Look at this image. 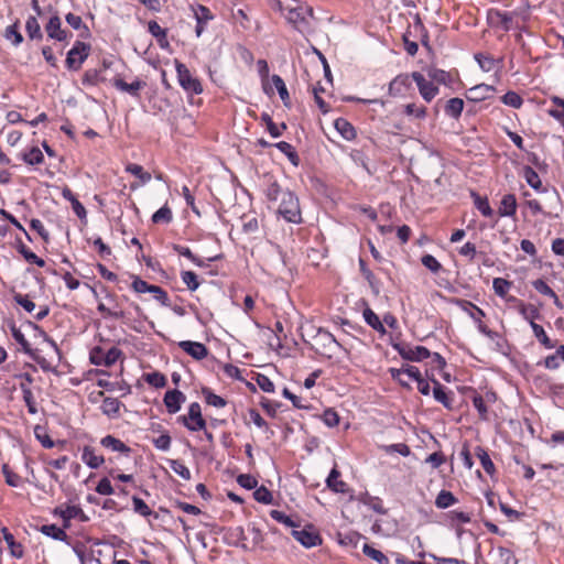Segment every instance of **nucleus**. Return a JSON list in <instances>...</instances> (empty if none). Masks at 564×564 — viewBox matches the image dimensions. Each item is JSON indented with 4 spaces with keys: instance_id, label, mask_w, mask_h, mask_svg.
<instances>
[{
    "instance_id": "nucleus-1",
    "label": "nucleus",
    "mask_w": 564,
    "mask_h": 564,
    "mask_svg": "<svg viewBox=\"0 0 564 564\" xmlns=\"http://www.w3.org/2000/svg\"><path fill=\"white\" fill-rule=\"evenodd\" d=\"M267 199L276 206V212L286 221L300 224L302 214L297 196L289 188H283L275 181L271 182L265 189Z\"/></svg>"
},
{
    "instance_id": "nucleus-2",
    "label": "nucleus",
    "mask_w": 564,
    "mask_h": 564,
    "mask_svg": "<svg viewBox=\"0 0 564 564\" xmlns=\"http://www.w3.org/2000/svg\"><path fill=\"white\" fill-rule=\"evenodd\" d=\"M311 329L314 334L311 335L307 333V335L311 336L312 348L321 356L330 359L337 355L339 349H341V345L328 330L322 327L315 328L314 326H312Z\"/></svg>"
},
{
    "instance_id": "nucleus-3",
    "label": "nucleus",
    "mask_w": 564,
    "mask_h": 564,
    "mask_svg": "<svg viewBox=\"0 0 564 564\" xmlns=\"http://www.w3.org/2000/svg\"><path fill=\"white\" fill-rule=\"evenodd\" d=\"M285 18L296 30L301 33H305L310 30V19L313 18V9L308 6L290 8L288 9Z\"/></svg>"
},
{
    "instance_id": "nucleus-4",
    "label": "nucleus",
    "mask_w": 564,
    "mask_h": 564,
    "mask_svg": "<svg viewBox=\"0 0 564 564\" xmlns=\"http://www.w3.org/2000/svg\"><path fill=\"white\" fill-rule=\"evenodd\" d=\"M392 347L403 359L410 361H422L431 356L430 350L423 346H412L406 343H392Z\"/></svg>"
},
{
    "instance_id": "nucleus-5",
    "label": "nucleus",
    "mask_w": 564,
    "mask_h": 564,
    "mask_svg": "<svg viewBox=\"0 0 564 564\" xmlns=\"http://www.w3.org/2000/svg\"><path fill=\"white\" fill-rule=\"evenodd\" d=\"M176 72L178 83L184 90L192 94H200L203 91L200 82L196 77L192 76L191 72L184 64L177 62Z\"/></svg>"
},
{
    "instance_id": "nucleus-6",
    "label": "nucleus",
    "mask_w": 564,
    "mask_h": 564,
    "mask_svg": "<svg viewBox=\"0 0 564 564\" xmlns=\"http://www.w3.org/2000/svg\"><path fill=\"white\" fill-rule=\"evenodd\" d=\"M90 46L84 42L77 41L73 48L67 53L66 65L69 69L77 70L89 55Z\"/></svg>"
},
{
    "instance_id": "nucleus-7",
    "label": "nucleus",
    "mask_w": 564,
    "mask_h": 564,
    "mask_svg": "<svg viewBox=\"0 0 564 564\" xmlns=\"http://www.w3.org/2000/svg\"><path fill=\"white\" fill-rule=\"evenodd\" d=\"M178 420L191 431H199L206 426V422L202 416L200 405L197 402H193L188 408V414L180 416Z\"/></svg>"
},
{
    "instance_id": "nucleus-8",
    "label": "nucleus",
    "mask_w": 564,
    "mask_h": 564,
    "mask_svg": "<svg viewBox=\"0 0 564 564\" xmlns=\"http://www.w3.org/2000/svg\"><path fill=\"white\" fill-rule=\"evenodd\" d=\"M291 534L305 547H313L322 543L318 532L312 527H295Z\"/></svg>"
},
{
    "instance_id": "nucleus-9",
    "label": "nucleus",
    "mask_w": 564,
    "mask_h": 564,
    "mask_svg": "<svg viewBox=\"0 0 564 564\" xmlns=\"http://www.w3.org/2000/svg\"><path fill=\"white\" fill-rule=\"evenodd\" d=\"M411 77L416 83L419 91L426 102L432 101L438 94V88L432 82L426 80L421 73L413 72Z\"/></svg>"
},
{
    "instance_id": "nucleus-10",
    "label": "nucleus",
    "mask_w": 564,
    "mask_h": 564,
    "mask_svg": "<svg viewBox=\"0 0 564 564\" xmlns=\"http://www.w3.org/2000/svg\"><path fill=\"white\" fill-rule=\"evenodd\" d=\"M178 346L189 356L197 360L204 359L208 355L206 346L198 341L184 340Z\"/></svg>"
},
{
    "instance_id": "nucleus-11",
    "label": "nucleus",
    "mask_w": 564,
    "mask_h": 564,
    "mask_svg": "<svg viewBox=\"0 0 564 564\" xmlns=\"http://www.w3.org/2000/svg\"><path fill=\"white\" fill-rule=\"evenodd\" d=\"M45 31L51 39H55L59 42L66 41L68 33L61 28V20L57 15H54L50 19L48 23L45 25Z\"/></svg>"
},
{
    "instance_id": "nucleus-12",
    "label": "nucleus",
    "mask_w": 564,
    "mask_h": 564,
    "mask_svg": "<svg viewBox=\"0 0 564 564\" xmlns=\"http://www.w3.org/2000/svg\"><path fill=\"white\" fill-rule=\"evenodd\" d=\"M83 513V510L78 506H58L54 509V514L58 516L64 521V529L69 528V521L79 514Z\"/></svg>"
},
{
    "instance_id": "nucleus-13",
    "label": "nucleus",
    "mask_w": 564,
    "mask_h": 564,
    "mask_svg": "<svg viewBox=\"0 0 564 564\" xmlns=\"http://www.w3.org/2000/svg\"><path fill=\"white\" fill-rule=\"evenodd\" d=\"M185 401L184 394L178 390L167 391L164 395V404L170 413L180 411L182 403Z\"/></svg>"
},
{
    "instance_id": "nucleus-14",
    "label": "nucleus",
    "mask_w": 564,
    "mask_h": 564,
    "mask_svg": "<svg viewBox=\"0 0 564 564\" xmlns=\"http://www.w3.org/2000/svg\"><path fill=\"white\" fill-rule=\"evenodd\" d=\"M492 91H494L492 86H489L486 84H480V85H476V86L471 87L470 89H468L466 97L468 100H471V101H481V100H485L486 98H488Z\"/></svg>"
},
{
    "instance_id": "nucleus-15",
    "label": "nucleus",
    "mask_w": 564,
    "mask_h": 564,
    "mask_svg": "<svg viewBox=\"0 0 564 564\" xmlns=\"http://www.w3.org/2000/svg\"><path fill=\"white\" fill-rule=\"evenodd\" d=\"M82 460L93 469L100 467L105 462L104 457L97 455L95 448H93L91 446H84L82 453Z\"/></svg>"
},
{
    "instance_id": "nucleus-16",
    "label": "nucleus",
    "mask_w": 564,
    "mask_h": 564,
    "mask_svg": "<svg viewBox=\"0 0 564 564\" xmlns=\"http://www.w3.org/2000/svg\"><path fill=\"white\" fill-rule=\"evenodd\" d=\"M340 473L336 468V466L330 470L326 484L327 487L333 490L334 492H340L344 494L348 490V486L345 481L339 479Z\"/></svg>"
},
{
    "instance_id": "nucleus-17",
    "label": "nucleus",
    "mask_w": 564,
    "mask_h": 564,
    "mask_svg": "<svg viewBox=\"0 0 564 564\" xmlns=\"http://www.w3.org/2000/svg\"><path fill=\"white\" fill-rule=\"evenodd\" d=\"M391 376L394 380H401V376H406L408 379H413L415 381L422 378L421 372L417 367L409 366L402 367L400 369H390Z\"/></svg>"
},
{
    "instance_id": "nucleus-18",
    "label": "nucleus",
    "mask_w": 564,
    "mask_h": 564,
    "mask_svg": "<svg viewBox=\"0 0 564 564\" xmlns=\"http://www.w3.org/2000/svg\"><path fill=\"white\" fill-rule=\"evenodd\" d=\"M62 195L65 199H67L72 204L73 210L76 214V216L79 219H85L87 216V212H86L85 207L76 198V196L73 194V192L68 187H65L62 191Z\"/></svg>"
},
{
    "instance_id": "nucleus-19",
    "label": "nucleus",
    "mask_w": 564,
    "mask_h": 564,
    "mask_svg": "<svg viewBox=\"0 0 564 564\" xmlns=\"http://www.w3.org/2000/svg\"><path fill=\"white\" fill-rule=\"evenodd\" d=\"M517 210V199L513 194H507L502 197L499 206V215L513 216Z\"/></svg>"
},
{
    "instance_id": "nucleus-20",
    "label": "nucleus",
    "mask_w": 564,
    "mask_h": 564,
    "mask_svg": "<svg viewBox=\"0 0 564 564\" xmlns=\"http://www.w3.org/2000/svg\"><path fill=\"white\" fill-rule=\"evenodd\" d=\"M335 129L340 133V135L350 141V140H354L356 138V130L354 128V126L348 122L346 119L344 118H338L335 120Z\"/></svg>"
},
{
    "instance_id": "nucleus-21",
    "label": "nucleus",
    "mask_w": 564,
    "mask_h": 564,
    "mask_svg": "<svg viewBox=\"0 0 564 564\" xmlns=\"http://www.w3.org/2000/svg\"><path fill=\"white\" fill-rule=\"evenodd\" d=\"M113 86L122 91L135 96L138 95V91L145 86V83L137 79L131 84H128L121 78H116L113 82Z\"/></svg>"
},
{
    "instance_id": "nucleus-22",
    "label": "nucleus",
    "mask_w": 564,
    "mask_h": 564,
    "mask_svg": "<svg viewBox=\"0 0 564 564\" xmlns=\"http://www.w3.org/2000/svg\"><path fill=\"white\" fill-rule=\"evenodd\" d=\"M100 444L104 447L109 448L113 452H120V453H126V454H128L130 452V448L123 442H121L119 438H116L111 435H107V436L102 437L100 441Z\"/></svg>"
},
{
    "instance_id": "nucleus-23",
    "label": "nucleus",
    "mask_w": 564,
    "mask_h": 564,
    "mask_svg": "<svg viewBox=\"0 0 564 564\" xmlns=\"http://www.w3.org/2000/svg\"><path fill=\"white\" fill-rule=\"evenodd\" d=\"M364 318L369 326L380 334H386V328L379 316L369 307L364 311Z\"/></svg>"
},
{
    "instance_id": "nucleus-24",
    "label": "nucleus",
    "mask_w": 564,
    "mask_h": 564,
    "mask_svg": "<svg viewBox=\"0 0 564 564\" xmlns=\"http://www.w3.org/2000/svg\"><path fill=\"white\" fill-rule=\"evenodd\" d=\"M475 454L478 457L485 471L492 476L496 471V468L487 451L478 446L476 447Z\"/></svg>"
},
{
    "instance_id": "nucleus-25",
    "label": "nucleus",
    "mask_w": 564,
    "mask_h": 564,
    "mask_svg": "<svg viewBox=\"0 0 564 564\" xmlns=\"http://www.w3.org/2000/svg\"><path fill=\"white\" fill-rule=\"evenodd\" d=\"M523 172H524V178H525L527 183L532 188H534L535 191H539V192L545 191V188H543V186H542V182L540 180L539 174L531 166H525Z\"/></svg>"
},
{
    "instance_id": "nucleus-26",
    "label": "nucleus",
    "mask_w": 564,
    "mask_h": 564,
    "mask_svg": "<svg viewBox=\"0 0 564 564\" xmlns=\"http://www.w3.org/2000/svg\"><path fill=\"white\" fill-rule=\"evenodd\" d=\"M41 532L47 536L53 538L54 540L65 541L67 539V534L64 528H58L55 524H45L42 525Z\"/></svg>"
},
{
    "instance_id": "nucleus-27",
    "label": "nucleus",
    "mask_w": 564,
    "mask_h": 564,
    "mask_svg": "<svg viewBox=\"0 0 564 564\" xmlns=\"http://www.w3.org/2000/svg\"><path fill=\"white\" fill-rule=\"evenodd\" d=\"M495 555L497 557L498 564H518L517 557L509 549L499 546L495 551Z\"/></svg>"
},
{
    "instance_id": "nucleus-28",
    "label": "nucleus",
    "mask_w": 564,
    "mask_h": 564,
    "mask_svg": "<svg viewBox=\"0 0 564 564\" xmlns=\"http://www.w3.org/2000/svg\"><path fill=\"white\" fill-rule=\"evenodd\" d=\"M456 501L457 499L451 491L442 490L435 499V506L440 509H446L456 503Z\"/></svg>"
},
{
    "instance_id": "nucleus-29",
    "label": "nucleus",
    "mask_w": 564,
    "mask_h": 564,
    "mask_svg": "<svg viewBox=\"0 0 564 564\" xmlns=\"http://www.w3.org/2000/svg\"><path fill=\"white\" fill-rule=\"evenodd\" d=\"M464 109V101L460 98H452L445 106V112L453 117L458 118Z\"/></svg>"
},
{
    "instance_id": "nucleus-30",
    "label": "nucleus",
    "mask_w": 564,
    "mask_h": 564,
    "mask_svg": "<svg viewBox=\"0 0 564 564\" xmlns=\"http://www.w3.org/2000/svg\"><path fill=\"white\" fill-rule=\"evenodd\" d=\"M532 332L538 340L547 349L555 347V344L549 338L543 327L536 323H532Z\"/></svg>"
},
{
    "instance_id": "nucleus-31",
    "label": "nucleus",
    "mask_w": 564,
    "mask_h": 564,
    "mask_svg": "<svg viewBox=\"0 0 564 564\" xmlns=\"http://www.w3.org/2000/svg\"><path fill=\"white\" fill-rule=\"evenodd\" d=\"M1 532H2L4 541L7 542L8 546L10 547L11 554L17 557H21L22 556L21 544L15 543L13 534L10 533L6 527H3L1 529Z\"/></svg>"
},
{
    "instance_id": "nucleus-32",
    "label": "nucleus",
    "mask_w": 564,
    "mask_h": 564,
    "mask_svg": "<svg viewBox=\"0 0 564 564\" xmlns=\"http://www.w3.org/2000/svg\"><path fill=\"white\" fill-rule=\"evenodd\" d=\"M120 405L121 402L118 399L107 397L102 401L101 410L105 414L111 416L118 414Z\"/></svg>"
},
{
    "instance_id": "nucleus-33",
    "label": "nucleus",
    "mask_w": 564,
    "mask_h": 564,
    "mask_svg": "<svg viewBox=\"0 0 564 564\" xmlns=\"http://www.w3.org/2000/svg\"><path fill=\"white\" fill-rule=\"evenodd\" d=\"M272 83H273L274 87L276 88V90L280 95V98L282 99L284 105L286 107H289L290 106V96H289V91L286 89V86H285L283 79L279 75H273Z\"/></svg>"
},
{
    "instance_id": "nucleus-34",
    "label": "nucleus",
    "mask_w": 564,
    "mask_h": 564,
    "mask_svg": "<svg viewBox=\"0 0 564 564\" xmlns=\"http://www.w3.org/2000/svg\"><path fill=\"white\" fill-rule=\"evenodd\" d=\"M519 312L530 323L531 327L532 323H535L534 319L540 316L539 311L533 305H525L524 303L519 304Z\"/></svg>"
},
{
    "instance_id": "nucleus-35",
    "label": "nucleus",
    "mask_w": 564,
    "mask_h": 564,
    "mask_svg": "<svg viewBox=\"0 0 564 564\" xmlns=\"http://www.w3.org/2000/svg\"><path fill=\"white\" fill-rule=\"evenodd\" d=\"M362 551L368 557L372 558L378 564H389L388 557L381 551L368 544L364 545Z\"/></svg>"
},
{
    "instance_id": "nucleus-36",
    "label": "nucleus",
    "mask_w": 564,
    "mask_h": 564,
    "mask_svg": "<svg viewBox=\"0 0 564 564\" xmlns=\"http://www.w3.org/2000/svg\"><path fill=\"white\" fill-rule=\"evenodd\" d=\"M25 29L30 39H42L41 26L35 17H29Z\"/></svg>"
},
{
    "instance_id": "nucleus-37",
    "label": "nucleus",
    "mask_w": 564,
    "mask_h": 564,
    "mask_svg": "<svg viewBox=\"0 0 564 564\" xmlns=\"http://www.w3.org/2000/svg\"><path fill=\"white\" fill-rule=\"evenodd\" d=\"M433 395L435 400L442 403L444 406L448 409L452 408L451 400L447 393L444 391L442 384L436 380H434Z\"/></svg>"
},
{
    "instance_id": "nucleus-38",
    "label": "nucleus",
    "mask_w": 564,
    "mask_h": 564,
    "mask_svg": "<svg viewBox=\"0 0 564 564\" xmlns=\"http://www.w3.org/2000/svg\"><path fill=\"white\" fill-rule=\"evenodd\" d=\"M492 288L498 296L505 297L511 288V282L502 278H495L492 281Z\"/></svg>"
},
{
    "instance_id": "nucleus-39",
    "label": "nucleus",
    "mask_w": 564,
    "mask_h": 564,
    "mask_svg": "<svg viewBox=\"0 0 564 564\" xmlns=\"http://www.w3.org/2000/svg\"><path fill=\"white\" fill-rule=\"evenodd\" d=\"M275 147L282 152L284 153L289 160L296 166L299 164V156L294 150V148L285 142V141H281V142H278L275 144Z\"/></svg>"
},
{
    "instance_id": "nucleus-40",
    "label": "nucleus",
    "mask_w": 564,
    "mask_h": 564,
    "mask_svg": "<svg viewBox=\"0 0 564 564\" xmlns=\"http://www.w3.org/2000/svg\"><path fill=\"white\" fill-rule=\"evenodd\" d=\"M126 171L140 178L142 183H148L151 180V174L139 164H128Z\"/></svg>"
},
{
    "instance_id": "nucleus-41",
    "label": "nucleus",
    "mask_w": 564,
    "mask_h": 564,
    "mask_svg": "<svg viewBox=\"0 0 564 564\" xmlns=\"http://www.w3.org/2000/svg\"><path fill=\"white\" fill-rule=\"evenodd\" d=\"M203 394L205 395V400L208 405H212L215 408H224L227 403L224 398L215 394L209 389H203Z\"/></svg>"
},
{
    "instance_id": "nucleus-42",
    "label": "nucleus",
    "mask_w": 564,
    "mask_h": 564,
    "mask_svg": "<svg viewBox=\"0 0 564 564\" xmlns=\"http://www.w3.org/2000/svg\"><path fill=\"white\" fill-rule=\"evenodd\" d=\"M149 32L158 39L161 46H163V42L167 44L166 42V31L162 29L156 21H150L149 22Z\"/></svg>"
},
{
    "instance_id": "nucleus-43",
    "label": "nucleus",
    "mask_w": 564,
    "mask_h": 564,
    "mask_svg": "<svg viewBox=\"0 0 564 564\" xmlns=\"http://www.w3.org/2000/svg\"><path fill=\"white\" fill-rule=\"evenodd\" d=\"M242 539L247 542H250L252 546H256L259 543H261L262 534H261V531L259 529H257L256 527H251V528L249 527V528H247V531L243 532Z\"/></svg>"
},
{
    "instance_id": "nucleus-44",
    "label": "nucleus",
    "mask_w": 564,
    "mask_h": 564,
    "mask_svg": "<svg viewBox=\"0 0 564 564\" xmlns=\"http://www.w3.org/2000/svg\"><path fill=\"white\" fill-rule=\"evenodd\" d=\"M4 37L12 42L13 45H19L23 41L22 34L18 31V24L14 23L6 29Z\"/></svg>"
},
{
    "instance_id": "nucleus-45",
    "label": "nucleus",
    "mask_w": 564,
    "mask_h": 564,
    "mask_svg": "<svg viewBox=\"0 0 564 564\" xmlns=\"http://www.w3.org/2000/svg\"><path fill=\"white\" fill-rule=\"evenodd\" d=\"M43 159V153L39 148H32L23 155V160L30 165L41 164Z\"/></svg>"
},
{
    "instance_id": "nucleus-46",
    "label": "nucleus",
    "mask_w": 564,
    "mask_h": 564,
    "mask_svg": "<svg viewBox=\"0 0 564 564\" xmlns=\"http://www.w3.org/2000/svg\"><path fill=\"white\" fill-rule=\"evenodd\" d=\"M172 212L171 209L165 205L161 207L159 210H156L152 216V221L154 224L160 223H170L172 220Z\"/></svg>"
},
{
    "instance_id": "nucleus-47",
    "label": "nucleus",
    "mask_w": 564,
    "mask_h": 564,
    "mask_svg": "<svg viewBox=\"0 0 564 564\" xmlns=\"http://www.w3.org/2000/svg\"><path fill=\"white\" fill-rule=\"evenodd\" d=\"M170 468L177 474L180 477H182L184 480L191 479V471L180 460L173 459L170 460Z\"/></svg>"
},
{
    "instance_id": "nucleus-48",
    "label": "nucleus",
    "mask_w": 564,
    "mask_h": 564,
    "mask_svg": "<svg viewBox=\"0 0 564 564\" xmlns=\"http://www.w3.org/2000/svg\"><path fill=\"white\" fill-rule=\"evenodd\" d=\"M19 251L20 253H22V256L24 257V259L29 262V263H34L39 267H44L45 262L43 259L39 258L34 252H32L31 250H29L23 243L20 245L19 247Z\"/></svg>"
},
{
    "instance_id": "nucleus-49",
    "label": "nucleus",
    "mask_w": 564,
    "mask_h": 564,
    "mask_svg": "<svg viewBox=\"0 0 564 564\" xmlns=\"http://www.w3.org/2000/svg\"><path fill=\"white\" fill-rule=\"evenodd\" d=\"M13 338L22 346L25 354H31L29 341L25 339L23 333L14 324L10 327Z\"/></svg>"
},
{
    "instance_id": "nucleus-50",
    "label": "nucleus",
    "mask_w": 564,
    "mask_h": 564,
    "mask_svg": "<svg viewBox=\"0 0 564 564\" xmlns=\"http://www.w3.org/2000/svg\"><path fill=\"white\" fill-rule=\"evenodd\" d=\"M381 448L388 454L398 453L402 456H409L411 453L410 447L404 443L383 445Z\"/></svg>"
},
{
    "instance_id": "nucleus-51",
    "label": "nucleus",
    "mask_w": 564,
    "mask_h": 564,
    "mask_svg": "<svg viewBox=\"0 0 564 564\" xmlns=\"http://www.w3.org/2000/svg\"><path fill=\"white\" fill-rule=\"evenodd\" d=\"M262 120L267 124V130L273 138H278L281 135V129H286L285 123L281 124V128H279L271 119V117L268 113L262 115Z\"/></svg>"
},
{
    "instance_id": "nucleus-52",
    "label": "nucleus",
    "mask_w": 564,
    "mask_h": 564,
    "mask_svg": "<svg viewBox=\"0 0 564 564\" xmlns=\"http://www.w3.org/2000/svg\"><path fill=\"white\" fill-rule=\"evenodd\" d=\"M173 250L176 251L178 254L189 259L192 262H194L195 264L202 267L204 263L202 260H199L192 251L189 248L187 247H183V246H180V245H174L173 246Z\"/></svg>"
},
{
    "instance_id": "nucleus-53",
    "label": "nucleus",
    "mask_w": 564,
    "mask_h": 564,
    "mask_svg": "<svg viewBox=\"0 0 564 564\" xmlns=\"http://www.w3.org/2000/svg\"><path fill=\"white\" fill-rule=\"evenodd\" d=\"M182 281L184 282V284H186V286L191 291H195L199 286L197 275L193 271H183L182 272Z\"/></svg>"
},
{
    "instance_id": "nucleus-54",
    "label": "nucleus",
    "mask_w": 564,
    "mask_h": 564,
    "mask_svg": "<svg viewBox=\"0 0 564 564\" xmlns=\"http://www.w3.org/2000/svg\"><path fill=\"white\" fill-rule=\"evenodd\" d=\"M404 112L408 116H413L419 119H423L426 117V108L424 106H416L415 104H408L404 106Z\"/></svg>"
},
{
    "instance_id": "nucleus-55",
    "label": "nucleus",
    "mask_w": 564,
    "mask_h": 564,
    "mask_svg": "<svg viewBox=\"0 0 564 564\" xmlns=\"http://www.w3.org/2000/svg\"><path fill=\"white\" fill-rule=\"evenodd\" d=\"M253 497L258 502L269 505L272 502V494L264 486L256 489Z\"/></svg>"
},
{
    "instance_id": "nucleus-56",
    "label": "nucleus",
    "mask_w": 564,
    "mask_h": 564,
    "mask_svg": "<svg viewBox=\"0 0 564 564\" xmlns=\"http://www.w3.org/2000/svg\"><path fill=\"white\" fill-rule=\"evenodd\" d=\"M475 58L482 70L490 72L495 68L496 61L491 56L477 54Z\"/></svg>"
},
{
    "instance_id": "nucleus-57",
    "label": "nucleus",
    "mask_w": 564,
    "mask_h": 564,
    "mask_svg": "<svg viewBox=\"0 0 564 564\" xmlns=\"http://www.w3.org/2000/svg\"><path fill=\"white\" fill-rule=\"evenodd\" d=\"M502 102L513 108H520L522 98L514 91H508L502 96Z\"/></svg>"
},
{
    "instance_id": "nucleus-58",
    "label": "nucleus",
    "mask_w": 564,
    "mask_h": 564,
    "mask_svg": "<svg viewBox=\"0 0 564 564\" xmlns=\"http://www.w3.org/2000/svg\"><path fill=\"white\" fill-rule=\"evenodd\" d=\"M145 381L155 388H162L166 384V378L160 372L148 373Z\"/></svg>"
},
{
    "instance_id": "nucleus-59",
    "label": "nucleus",
    "mask_w": 564,
    "mask_h": 564,
    "mask_svg": "<svg viewBox=\"0 0 564 564\" xmlns=\"http://www.w3.org/2000/svg\"><path fill=\"white\" fill-rule=\"evenodd\" d=\"M132 502H133V510L143 516V517H148L152 513L151 509L149 508V506L139 497H132Z\"/></svg>"
},
{
    "instance_id": "nucleus-60",
    "label": "nucleus",
    "mask_w": 564,
    "mask_h": 564,
    "mask_svg": "<svg viewBox=\"0 0 564 564\" xmlns=\"http://www.w3.org/2000/svg\"><path fill=\"white\" fill-rule=\"evenodd\" d=\"M475 205L478 208V210L486 217H490L494 214V210L491 209L488 199L482 198L480 196L475 197Z\"/></svg>"
},
{
    "instance_id": "nucleus-61",
    "label": "nucleus",
    "mask_w": 564,
    "mask_h": 564,
    "mask_svg": "<svg viewBox=\"0 0 564 564\" xmlns=\"http://www.w3.org/2000/svg\"><path fill=\"white\" fill-rule=\"evenodd\" d=\"M2 473L6 477V482L11 487H17L20 484V476L13 471L10 470L8 464H4L2 466Z\"/></svg>"
},
{
    "instance_id": "nucleus-62",
    "label": "nucleus",
    "mask_w": 564,
    "mask_h": 564,
    "mask_svg": "<svg viewBox=\"0 0 564 564\" xmlns=\"http://www.w3.org/2000/svg\"><path fill=\"white\" fill-rule=\"evenodd\" d=\"M270 516L275 521L281 522V523L292 528V530L296 527L294 521L289 516H286L284 512L280 511V510H272L270 512Z\"/></svg>"
},
{
    "instance_id": "nucleus-63",
    "label": "nucleus",
    "mask_w": 564,
    "mask_h": 564,
    "mask_svg": "<svg viewBox=\"0 0 564 564\" xmlns=\"http://www.w3.org/2000/svg\"><path fill=\"white\" fill-rule=\"evenodd\" d=\"M150 293L154 295V299L164 306H170V300L167 293L158 285H152Z\"/></svg>"
},
{
    "instance_id": "nucleus-64",
    "label": "nucleus",
    "mask_w": 564,
    "mask_h": 564,
    "mask_svg": "<svg viewBox=\"0 0 564 564\" xmlns=\"http://www.w3.org/2000/svg\"><path fill=\"white\" fill-rule=\"evenodd\" d=\"M421 261L425 268H427L434 273L438 272L441 269V263L432 254L423 256Z\"/></svg>"
}]
</instances>
